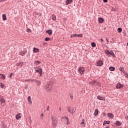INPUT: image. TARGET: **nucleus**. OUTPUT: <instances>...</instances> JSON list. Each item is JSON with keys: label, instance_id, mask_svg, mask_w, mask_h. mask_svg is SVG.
Listing matches in <instances>:
<instances>
[{"label": "nucleus", "instance_id": "25", "mask_svg": "<svg viewBox=\"0 0 128 128\" xmlns=\"http://www.w3.org/2000/svg\"><path fill=\"white\" fill-rule=\"evenodd\" d=\"M109 70L111 72H114V70H116V68L114 67L110 66L109 68Z\"/></svg>", "mask_w": 128, "mask_h": 128}, {"label": "nucleus", "instance_id": "7", "mask_svg": "<svg viewBox=\"0 0 128 128\" xmlns=\"http://www.w3.org/2000/svg\"><path fill=\"white\" fill-rule=\"evenodd\" d=\"M0 102H1V104H3V106H4V104H6V100H4V97L2 96H0Z\"/></svg>", "mask_w": 128, "mask_h": 128}, {"label": "nucleus", "instance_id": "6", "mask_svg": "<svg viewBox=\"0 0 128 128\" xmlns=\"http://www.w3.org/2000/svg\"><path fill=\"white\" fill-rule=\"evenodd\" d=\"M116 88L120 89L124 88V84H121L120 83L118 82L116 86Z\"/></svg>", "mask_w": 128, "mask_h": 128}, {"label": "nucleus", "instance_id": "47", "mask_svg": "<svg viewBox=\"0 0 128 128\" xmlns=\"http://www.w3.org/2000/svg\"><path fill=\"white\" fill-rule=\"evenodd\" d=\"M42 116H44V114H42L40 115V118H42Z\"/></svg>", "mask_w": 128, "mask_h": 128}, {"label": "nucleus", "instance_id": "12", "mask_svg": "<svg viewBox=\"0 0 128 128\" xmlns=\"http://www.w3.org/2000/svg\"><path fill=\"white\" fill-rule=\"evenodd\" d=\"M35 84H36V86H40V84H42V82L38 80H35Z\"/></svg>", "mask_w": 128, "mask_h": 128}, {"label": "nucleus", "instance_id": "30", "mask_svg": "<svg viewBox=\"0 0 128 128\" xmlns=\"http://www.w3.org/2000/svg\"><path fill=\"white\" fill-rule=\"evenodd\" d=\"M118 32H122V29L121 28H118Z\"/></svg>", "mask_w": 128, "mask_h": 128}, {"label": "nucleus", "instance_id": "48", "mask_svg": "<svg viewBox=\"0 0 128 128\" xmlns=\"http://www.w3.org/2000/svg\"><path fill=\"white\" fill-rule=\"evenodd\" d=\"M104 2H108V0H103Z\"/></svg>", "mask_w": 128, "mask_h": 128}, {"label": "nucleus", "instance_id": "37", "mask_svg": "<svg viewBox=\"0 0 128 128\" xmlns=\"http://www.w3.org/2000/svg\"><path fill=\"white\" fill-rule=\"evenodd\" d=\"M70 96L72 100H74V96H72V94H70Z\"/></svg>", "mask_w": 128, "mask_h": 128}, {"label": "nucleus", "instance_id": "5", "mask_svg": "<svg viewBox=\"0 0 128 128\" xmlns=\"http://www.w3.org/2000/svg\"><path fill=\"white\" fill-rule=\"evenodd\" d=\"M104 64V62L102 60H99L96 63L97 66H102Z\"/></svg>", "mask_w": 128, "mask_h": 128}, {"label": "nucleus", "instance_id": "51", "mask_svg": "<svg viewBox=\"0 0 128 128\" xmlns=\"http://www.w3.org/2000/svg\"><path fill=\"white\" fill-rule=\"evenodd\" d=\"M6 0H0V2H6Z\"/></svg>", "mask_w": 128, "mask_h": 128}, {"label": "nucleus", "instance_id": "42", "mask_svg": "<svg viewBox=\"0 0 128 128\" xmlns=\"http://www.w3.org/2000/svg\"><path fill=\"white\" fill-rule=\"evenodd\" d=\"M106 124H110V121H106Z\"/></svg>", "mask_w": 128, "mask_h": 128}, {"label": "nucleus", "instance_id": "19", "mask_svg": "<svg viewBox=\"0 0 128 128\" xmlns=\"http://www.w3.org/2000/svg\"><path fill=\"white\" fill-rule=\"evenodd\" d=\"M76 38H82V34H74Z\"/></svg>", "mask_w": 128, "mask_h": 128}, {"label": "nucleus", "instance_id": "40", "mask_svg": "<svg viewBox=\"0 0 128 128\" xmlns=\"http://www.w3.org/2000/svg\"><path fill=\"white\" fill-rule=\"evenodd\" d=\"M27 32H32V30H30V28H28Z\"/></svg>", "mask_w": 128, "mask_h": 128}, {"label": "nucleus", "instance_id": "46", "mask_svg": "<svg viewBox=\"0 0 128 128\" xmlns=\"http://www.w3.org/2000/svg\"><path fill=\"white\" fill-rule=\"evenodd\" d=\"M46 110H50V106H47Z\"/></svg>", "mask_w": 128, "mask_h": 128}, {"label": "nucleus", "instance_id": "24", "mask_svg": "<svg viewBox=\"0 0 128 128\" xmlns=\"http://www.w3.org/2000/svg\"><path fill=\"white\" fill-rule=\"evenodd\" d=\"M0 78H4V80H6V76L4 74H0Z\"/></svg>", "mask_w": 128, "mask_h": 128}, {"label": "nucleus", "instance_id": "38", "mask_svg": "<svg viewBox=\"0 0 128 128\" xmlns=\"http://www.w3.org/2000/svg\"><path fill=\"white\" fill-rule=\"evenodd\" d=\"M28 80H30L31 82H35V80H36V79H29Z\"/></svg>", "mask_w": 128, "mask_h": 128}, {"label": "nucleus", "instance_id": "29", "mask_svg": "<svg viewBox=\"0 0 128 128\" xmlns=\"http://www.w3.org/2000/svg\"><path fill=\"white\" fill-rule=\"evenodd\" d=\"M91 46L92 48H96V44L94 42H93L92 43Z\"/></svg>", "mask_w": 128, "mask_h": 128}, {"label": "nucleus", "instance_id": "2", "mask_svg": "<svg viewBox=\"0 0 128 128\" xmlns=\"http://www.w3.org/2000/svg\"><path fill=\"white\" fill-rule=\"evenodd\" d=\"M52 88V84H51L48 83L44 86V90H46V92H50Z\"/></svg>", "mask_w": 128, "mask_h": 128}, {"label": "nucleus", "instance_id": "18", "mask_svg": "<svg viewBox=\"0 0 128 128\" xmlns=\"http://www.w3.org/2000/svg\"><path fill=\"white\" fill-rule=\"evenodd\" d=\"M40 52V50L38 48H33V52L36 53V52Z\"/></svg>", "mask_w": 128, "mask_h": 128}, {"label": "nucleus", "instance_id": "50", "mask_svg": "<svg viewBox=\"0 0 128 128\" xmlns=\"http://www.w3.org/2000/svg\"><path fill=\"white\" fill-rule=\"evenodd\" d=\"M125 118H126V120H128V116H126Z\"/></svg>", "mask_w": 128, "mask_h": 128}, {"label": "nucleus", "instance_id": "16", "mask_svg": "<svg viewBox=\"0 0 128 128\" xmlns=\"http://www.w3.org/2000/svg\"><path fill=\"white\" fill-rule=\"evenodd\" d=\"M98 20L100 24H102V22H104V18H99Z\"/></svg>", "mask_w": 128, "mask_h": 128}, {"label": "nucleus", "instance_id": "44", "mask_svg": "<svg viewBox=\"0 0 128 128\" xmlns=\"http://www.w3.org/2000/svg\"><path fill=\"white\" fill-rule=\"evenodd\" d=\"M74 34H72L71 36H70V38H74Z\"/></svg>", "mask_w": 128, "mask_h": 128}, {"label": "nucleus", "instance_id": "14", "mask_svg": "<svg viewBox=\"0 0 128 128\" xmlns=\"http://www.w3.org/2000/svg\"><path fill=\"white\" fill-rule=\"evenodd\" d=\"M46 34H48L49 36H52V30H46Z\"/></svg>", "mask_w": 128, "mask_h": 128}, {"label": "nucleus", "instance_id": "3", "mask_svg": "<svg viewBox=\"0 0 128 128\" xmlns=\"http://www.w3.org/2000/svg\"><path fill=\"white\" fill-rule=\"evenodd\" d=\"M67 108L68 112L70 114H74L76 112V108H74V107H68Z\"/></svg>", "mask_w": 128, "mask_h": 128}, {"label": "nucleus", "instance_id": "11", "mask_svg": "<svg viewBox=\"0 0 128 128\" xmlns=\"http://www.w3.org/2000/svg\"><path fill=\"white\" fill-rule=\"evenodd\" d=\"M107 116L109 118H114V115L112 113L108 112L107 114Z\"/></svg>", "mask_w": 128, "mask_h": 128}, {"label": "nucleus", "instance_id": "32", "mask_svg": "<svg viewBox=\"0 0 128 128\" xmlns=\"http://www.w3.org/2000/svg\"><path fill=\"white\" fill-rule=\"evenodd\" d=\"M22 64H24V62H20V63H18L17 64H18V66H22Z\"/></svg>", "mask_w": 128, "mask_h": 128}, {"label": "nucleus", "instance_id": "4", "mask_svg": "<svg viewBox=\"0 0 128 128\" xmlns=\"http://www.w3.org/2000/svg\"><path fill=\"white\" fill-rule=\"evenodd\" d=\"M78 72H79L80 74H84V68L83 67H79L78 68Z\"/></svg>", "mask_w": 128, "mask_h": 128}, {"label": "nucleus", "instance_id": "1", "mask_svg": "<svg viewBox=\"0 0 128 128\" xmlns=\"http://www.w3.org/2000/svg\"><path fill=\"white\" fill-rule=\"evenodd\" d=\"M34 69L35 70L36 72L40 73V76H42V69L41 66H37L34 67Z\"/></svg>", "mask_w": 128, "mask_h": 128}, {"label": "nucleus", "instance_id": "55", "mask_svg": "<svg viewBox=\"0 0 128 128\" xmlns=\"http://www.w3.org/2000/svg\"><path fill=\"white\" fill-rule=\"evenodd\" d=\"M31 123H32V120H30V124H31Z\"/></svg>", "mask_w": 128, "mask_h": 128}, {"label": "nucleus", "instance_id": "36", "mask_svg": "<svg viewBox=\"0 0 128 128\" xmlns=\"http://www.w3.org/2000/svg\"><path fill=\"white\" fill-rule=\"evenodd\" d=\"M110 52H109L108 50H105V53L106 54H108V56L109 54H110Z\"/></svg>", "mask_w": 128, "mask_h": 128}, {"label": "nucleus", "instance_id": "43", "mask_svg": "<svg viewBox=\"0 0 128 128\" xmlns=\"http://www.w3.org/2000/svg\"><path fill=\"white\" fill-rule=\"evenodd\" d=\"M12 73H10L9 75V78H12Z\"/></svg>", "mask_w": 128, "mask_h": 128}, {"label": "nucleus", "instance_id": "35", "mask_svg": "<svg viewBox=\"0 0 128 128\" xmlns=\"http://www.w3.org/2000/svg\"><path fill=\"white\" fill-rule=\"evenodd\" d=\"M123 74H124V76L126 78H128V74H126V72L124 71Z\"/></svg>", "mask_w": 128, "mask_h": 128}, {"label": "nucleus", "instance_id": "33", "mask_svg": "<svg viewBox=\"0 0 128 128\" xmlns=\"http://www.w3.org/2000/svg\"><path fill=\"white\" fill-rule=\"evenodd\" d=\"M50 40V38H44L45 42H48Z\"/></svg>", "mask_w": 128, "mask_h": 128}, {"label": "nucleus", "instance_id": "13", "mask_svg": "<svg viewBox=\"0 0 128 128\" xmlns=\"http://www.w3.org/2000/svg\"><path fill=\"white\" fill-rule=\"evenodd\" d=\"M97 98L100 100H106V98H104V97L100 96H98Z\"/></svg>", "mask_w": 128, "mask_h": 128}, {"label": "nucleus", "instance_id": "34", "mask_svg": "<svg viewBox=\"0 0 128 128\" xmlns=\"http://www.w3.org/2000/svg\"><path fill=\"white\" fill-rule=\"evenodd\" d=\"M84 120V119H83L82 122H81L82 124V126H86Z\"/></svg>", "mask_w": 128, "mask_h": 128}, {"label": "nucleus", "instance_id": "10", "mask_svg": "<svg viewBox=\"0 0 128 128\" xmlns=\"http://www.w3.org/2000/svg\"><path fill=\"white\" fill-rule=\"evenodd\" d=\"M114 126H120L122 123L120 122L117 120L115 123H114Z\"/></svg>", "mask_w": 128, "mask_h": 128}, {"label": "nucleus", "instance_id": "22", "mask_svg": "<svg viewBox=\"0 0 128 128\" xmlns=\"http://www.w3.org/2000/svg\"><path fill=\"white\" fill-rule=\"evenodd\" d=\"M28 101L29 102V104H32V98H30V96H29L28 97Z\"/></svg>", "mask_w": 128, "mask_h": 128}, {"label": "nucleus", "instance_id": "56", "mask_svg": "<svg viewBox=\"0 0 128 128\" xmlns=\"http://www.w3.org/2000/svg\"><path fill=\"white\" fill-rule=\"evenodd\" d=\"M127 46H128V42L127 43Z\"/></svg>", "mask_w": 128, "mask_h": 128}, {"label": "nucleus", "instance_id": "27", "mask_svg": "<svg viewBox=\"0 0 128 128\" xmlns=\"http://www.w3.org/2000/svg\"><path fill=\"white\" fill-rule=\"evenodd\" d=\"M26 54V52H20L19 53V54H20V56H24V54Z\"/></svg>", "mask_w": 128, "mask_h": 128}, {"label": "nucleus", "instance_id": "41", "mask_svg": "<svg viewBox=\"0 0 128 128\" xmlns=\"http://www.w3.org/2000/svg\"><path fill=\"white\" fill-rule=\"evenodd\" d=\"M4 84H0V88H4Z\"/></svg>", "mask_w": 128, "mask_h": 128}, {"label": "nucleus", "instance_id": "23", "mask_svg": "<svg viewBox=\"0 0 128 128\" xmlns=\"http://www.w3.org/2000/svg\"><path fill=\"white\" fill-rule=\"evenodd\" d=\"M3 20H6V16L5 14L2 15Z\"/></svg>", "mask_w": 128, "mask_h": 128}, {"label": "nucleus", "instance_id": "49", "mask_svg": "<svg viewBox=\"0 0 128 128\" xmlns=\"http://www.w3.org/2000/svg\"><path fill=\"white\" fill-rule=\"evenodd\" d=\"M65 120H68V118L67 116L64 117Z\"/></svg>", "mask_w": 128, "mask_h": 128}, {"label": "nucleus", "instance_id": "54", "mask_svg": "<svg viewBox=\"0 0 128 128\" xmlns=\"http://www.w3.org/2000/svg\"><path fill=\"white\" fill-rule=\"evenodd\" d=\"M59 110L62 111V108H59Z\"/></svg>", "mask_w": 128, "mask_h": 128}, {"label": "nucleus", "instance_id": "15", "mask_svg": "<svg viewBox=\"0 0 128 128\" xmlns=\"http://www.w3.org/2000/svg\"><path fill=\"white\" fill-rule=\"evenodd\" d=\"M72 2V0H66V6H68V4H70Z\"/></svg>", "mask_w": 128, "mask_h": 128}, {"label": "nucleus", "instance_id": "8", "mask_svg": "<svg viewBox=\"0 0 128 128\" xmlns=\"http://www.w3.org/2000/svg\"><path fill=\"white\" fill-rule=\"evenodd\" d=\"M90 84L92 86H98V82H96V80H92L90 82Z\"/></svg>", "mask_w": 128, "mask_h": 128}, {"label": "nucleus", "instance_id": "21", "mask_svg": "<svg viewBox=\"0 0 128 128\" xmlns=\"http://www.w3.org/2000/svg\"><path fill=\"white\" fill-rule=\"evenodd\" d=\"M98 114V109H96L94 112V116H96Z\"/></svg>", "mask_w": 128, "mask_h": 128}, {"label": "nucleus", "instance_id": "28", "mask_svg": "<svg viewBox=\"0 0 128 128\" xmlns=\"http://www.w3.org/2000/svg\"><path fill=\"white\" fill-rule=\"evenodd\" d=\"M52 20H56V15H52Z\"/></svg>", "mask_w": 128, "mask_h": 128}, {"label": "nucleus", "instance_id": "39", "mask_svg": "<svg viewBox=\"0 0 128 128\" xmlns=\"http://www.w3.org/2000/svg\"><path fill=\"white\" fill-rule=\"evenodd\" d=\"M66 120V124H70V119H67Z\"/></svg>", "mask_w": 128, "mask_h": 128}, {"label": "nucleus", "instance_id": "53", "mask_svg": "<svg viewBox=\"0 0 128 128\" xmlns=\"http://www.w3.org/2000/svg\"><path fill=\"white\" fill-rule=\"evenodd\" d=\"M106 40H107L108 42H109L110 41H108V38H106Z\"/></svg>", "mask_w": 128, "mask_h": 128}, {"label": "nucleus", "instance_id": "26", "mask_svg": "<svg viewBox=\"0 0 128 128\" xmlns=\"http://www.w3.org/2000/svg\"><path fill=\"white\" fill-rule=\"evenodd\" d=\"M34 64H36V66H38V64H40V60L34 61Z\"/></svg>", "mask_w": 128, "mask_h": 128}, {"label": "nucleus", "instance_id": "20", "mask_svg": "<svg viewBox=\"0 0 128 128\" xmlns=\"http://www.w3.org/2000/svg\"><path fill=\"white\" fill-rule=\"evenodd\" d=\"M51 118L52 120V124H53L54 126H56V122L54 121L55 120L52 117H51Z\"/></svg>", "mask_w": 128, "mask_h": 128}, {"label": "nucleus", "instance_id": "17", "mask_svg": "<svg viewBox=\"0 0 128 128\" xmlns=\"http://www.w3.org/2000/svg\"><path fill=\"white\" fill-rule=\"evenodd\" d=\"M108 56H113V58H116V55L114 54V52L112 51H110L109 52L108 54Z\"/></svg>", "mask_w": 128, "mask_h": 128}, {"label": "nucleus", "instance_id": "45", "mask_svg": "<svg viewBox=\"0 0 128 128\" xmlns=\"http://www.w3.org/2000/svg\"><path fill=\"white\" fill-rule=\"evenodd\" d=\"M106 121H104L103 123V126H106Z\"/></svg>", "mask_w": 128, "mask_h": 128}, {"label": "nucleus", "instance_id": "9", "mask_svg": "<svg viewBox=\"0 0 128 128\" xmlns=\"http://www.w3.org/2000/svg\"><path fill=\"white\" fill-rule=\"evenodd\" d=\"M16 120H18L22 118V114L18 113V114H16Z\"/></svg>", "mask_w": 128, "mask_h": 128}, {"label": "nucleus", "instance_id": "31", "mask_svg": "<svg viewBox=\"0 0 128 128\" xmlns=\"http://www.w3.org/2000/svg\"><path fill=\"white\" fill-rule=\"evenodd\" d=\"M119 70L122 72H124V68H120Z\"/></svg>", "mask_w": 128, "mask_h": 128}, {"label": "nucleus", "instance_id": "52", "mask_svg": "<svg viewBox=\"0 0 128 128\" xmlns=\"http://www.w3.org/2000/svg\"><path fill=\"white\" fill-rule=\"evenodd\" d=\"M100 40H101V42H104V39H102V38H101L100 39Z\"/></svg>", "mask_w": 128, "mask_h": 128}]
</instances>
